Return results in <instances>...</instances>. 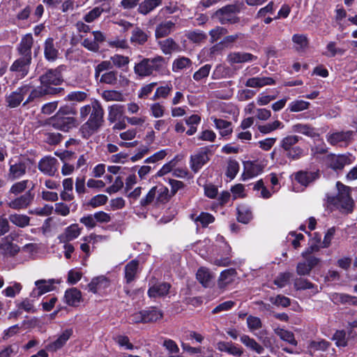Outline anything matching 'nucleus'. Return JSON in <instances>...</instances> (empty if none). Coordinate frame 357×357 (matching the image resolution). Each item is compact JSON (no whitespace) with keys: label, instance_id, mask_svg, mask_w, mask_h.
I'll use <instances>...</instances> for the list:
<instances>
[{"label":"nucleus","instance_id":"obj_1","mask_svg":"<svg viewBox=\"0 0 357 357\" xmlns=\"http://www.w3.org/2000/svg\"><path fill=\"white\" fill-rule=\"evenodd\" d=\"M64 70V66H59L56 68L47 70L44 74L40 76V86L31 90L23 105H26L36 98L46 95H55L63 91V89L56 86L63 82L62 72Z\"/></svg>","mask_w":357,"mask_h":357},{"label":"nucleus","instance_id":"obj_2","mask_svg":"<svg viewBox=\"0 0 357 357\" xmlns=\"http://www.w3.org/2000/svg\"><path fill=\"white\" fill-rule=\"evenodd\" d=\"M80 117L85 119L90 114L89 120L80 128L79 132L84 138H89L96 133L102 126L103 110L98 101H93L80 108Z\"/></svg>","mask_w":357,"mask_h":357},{"label":"nucleus","instance_id":"obj_3","mask_svg":"<svg viewBox=\"0 0 357 357\" xmlns=\"http://www.w3.org/2000/svg\"><path fill=\"white\" fill-rule=\"evenodd\" d=\"M76 110L71 106L61 107L55 115L47 121V124L56 130L68 132L76 126L77 121L73 117Z\"/></svg>","mask_w":357,"mask_h":357},{"label":"nucleus","instance_id":"obj_4","mask_svg":"<svg viewBox=\"0 0 357 357\" xmlns=\"http://www.w3.org/2000/svg\"><path fill=\"white\" fill-rule=\"evenodd\" d=\"M165 69V59L162 56H157L154 58H144L141 61L135 63L134 72L139 77H144L154 73L162 75Z\"/></svg>","mask_w":357,"mask_h":357},{"label":"nucleus","instance_id":"obj_5","mask_svg":"<svg viewBox=\"0 0 357 357\" xmlns=\"http://www.w3.org/2000/svg\"><path fill=\"white\" fill-rule=\"evenodd\" d=\"M302 139L298 135H287L280 141V147L284 151L285 156L291 160H297L307 155L305 150L296 146Z\"/></svg>","mask_w":357,"mask_h":357},{"label":"nucleus","instance_id":"obj_6","mask_svg":"<svg viewBox=\"0 0 357 357\" xmlns=\"http://www.w3.org/2000/svg\"><path fill=\"white\" fill-rule=\"evenodd\" d=\"M163 312L158 307L150 306L135 312L132 315V320L135 323L148 324L156 322L163 318Z\"/></svg>","mask_w":357,"mask_h":357},{"label":"nucleus","instance_id":"obj_7","mask_svg":"<svg viewBox=\"0 0 357 357\" xmlns=\"http://www.w3.org/2000/svg\"><path fill=\"white\" fill-rule=\"evenodd\" d=\"M239 11V8L236 4H228L217 10L214 15L218 19L221 24H234L240 21V18L234 15Z\"/></svg>","mask_w":357,"mask_h":357},{"label":"nucleus","instance_id":"obj_8","mask_svg":"<svg viewBox=\"0 0 357 357\" xmlns=\"http://www.w3.org/2000/svg\"><path fill=\"white\" fill-rule=\"evenodd\" d=\"M8 178L15 180L26 174L28 162L27 160L17 156L11 158L8 162Z\"/></svg>","mask_w":357,"mask_h":357},{"label":"nucleus","instance_id":"obj_9","mask_svg":"<svg viewBox=\"0 0 357 357\" xmlns=\"http://www.w3.org/2000/svg\"><path fill=\"white\" fill-rule=\"evenodd\" d=\"M213 146L215 145L202 147L197 153L190 156V165L192 172L195 173L198 172L210 160L208 155L212 154L210 148Z\"/></svg>","mask_w":357,"mask_h":357},{"label":"nucleus","instance_id":"obj_10","mask_svg":"<svg viewBox=\"0 0 357 357\" xmlns=\"http://www.w3.org/2000/svg\"><path fill=\"white\" fill-rule=\"evenodd\" d=\"M32 86L29 84H24L6 96V102L10 108L17 107L24 99L28 93H31Z\"/></svg>","mask_w":357,"mask_h":357},{"label":"nucleus","instance_id":"obj_11","mask_svg":"<svg viewBox=\"0 0 357 357\" xmlns=\"http://www.w3.org/2000/svg\"><path fill=\"white\" fill-rule=\"evenodd\" d=\"M34 188V185H32L31 189L26 192L24 195H20L15 199L10 201L8 203V206L14 210H22L25 209L28 206H29L33 199H34V193H33L31 191Z\"/></svg>","mask_w":357,"mask_h":357},{"label":"nucleus","instance_id":"obj_12","mask_svg":"<svg viewBox=\"0 0 357 357\" xmlns=\"http://www.w3.org/2000/svg\"><path fill=\"white\" fill-rule=\"evenodd\" d=\"M264 166L257 160H247L243 162V172L241 179L246 181L254 178L263 172Z\"/></svg>","mask_w":357,"mask_h":357},{"label":"nucleus","instance_id":"obj_13","mask_svg":"<svg viewBox=\"0 0 357 357\" xmlns=\"http://www.w3.org/2000/svg\"><path fill=\"white\" fill-rule=\"evenodd\" d=\"M31 63V60L20 57L13 62L9 70L16 77L22 79L28 75Z\"/></svg>","mask_w":357,"mask_h":357},{"label":"nucleus","instance_id":"obj_14","mask_svg":"<svg viewBox=\"0 0 357 357\" xmlns=\"http://www.w3.org/2000/svg\"><path fill=\"white\" fill-rule=\"evenodd\" d=\"M33 44V38L31 33L24 35L20 43L17 45L16 50L20 57L32 60L31 49Z\"/></svg>","mask_w":357,"mask_h":357},{"label":"nucleus","instance_id":"obj_15","mask_svg":"<svg viewBox=\"0 0 357 357\" xmlns=\"http://www.w3.org/2000/svg\"><path fill=\"white\" fill-rule=\"evenodd\" d=\"M73 334V328H66L63 330L57 335V337L54 340L52 341L46 346V349L50 351H58L65 346Z\"/></svg>","mask_w":357,"mask_h":357},{"label":"nucleus","instance_id":"obj_16","mask_svg":"<svg viewBox=\"0 0 357 357\" xmlns=\"http://www.w3.org/2000/svg\"><path fill=\"white\" fill-rule=\"evenodd\" d=\"M110 286V279L105 275H99L93 278L87 287L89 291L93 294H102Z\"/></svg>","mask_w":357,"mask_h":357},{"label":"nucleus","instance_id":"obj_17","mask_svg":"<svg viewBox=\"0 0 357 357\" xmlns=\"http://www.w3.org/2000/svg\"><path fill=\"white\" fill-rule=\"evenodd\" d=\"M110 62L107 61H102L96 68L95 76L100 83H112V71H110Z\"/></svg>","mask_w":357,"mask_h":357},{"label":"nucleus","instance_id":"obj_18","mask_svg":"<svg viewBox=\"0 0 357 357\" xmlns=\"http://www.w3.org/2000/svg\"><path fill=\"white\" fill-rule=\"evenodd\" d=\"M54 282V279L36 280L35 282L36 287L31 292L30 297L38 298L44 294L52 291Z\"/></svg>","mask_w":357,"mask_h":357},{"label":"nucleus","instance_id":"obj_19","mask_svg":"<svg viewBox=\"0 0 357 357\" xmlns=\"http://www.w3.org/2000/svg\"><path fill=\"white\" fill-rule=\"evenodd\" d=\"M320 177L319 170L308 172L300 170L294 174V179L300 185L307 187Z\"/></svg>","mask_w":357,"mask_h":357},{"label":"nucleus","instance_id":"obj_20","mask_svg":"<svg viewBox=\"0 0 357 357\" xmlns=\"http://www.w3.org/2000/svg\"><path fill=\"white\" fill-rule=\"evenodd\" d=\"M171 287L172 285L169 282H157L149 288L147 294L151 298L165 297L169 293Z\"/></svg>","mask_w":357,"mask_h":357},{"label":"nucleus","instance_id":"obj_21","mask_svg":"<svg viewBox=\"0 0 357 357\" xmlns=\"http://www.w3.org/2000/svg\"><path fill=\"white\" fill-rule=\"evenodd\" d=\"M57 160L53 157H45L38 163V169L48 176L54 175L56 172Z\"/></svg>","mask_w":357,"mask_h":357},{"label":"nucleus","instance_id":"obj_22","mask_svg":"<svg viewBox=\"0 0 357 357\" xmlns=\"http://www.w3.org/2000/svg\"><path fill=\"white\" fill-rule=\"evenodd\" d=\"M257 57L251 53L234 52L227 55V61L230 65L241 63L256 60Z\"/></svg>","mask_w":357,"mask_h":357},{"label":"nucleus","instance_id":"obj_23","mask_svg":"<svg viewBox=\"0 0 357 357\" xmlns=\"http://www.w3.org/2000/svg\"><path fill=\"white\" fill-rule=\"evenodd\" d=\"M347 158L344 155H336L331 153L326 155L325 161L328 167L333 170H341L347 163Z\"/></svg>","mask_w":357,"mask_h":357},{"label":"nucleus","instance_id":"obj_24","mask_svg":"<svg viewBox=\"0 0 357 357\" xmlns=\"http://www.w3.org/2000/svg\"><path fill=\"white\" fill-rule=\"evenodd\" d=\"M162 52L165 55H171L174 52H180L182 49L172 38H167L158 42Z\"/></svg>","mask_w":357,"mask_h":357},{"label":"nucleus","instance_id":"obj_25","mask_svg":"<svg viewBox=\"0 0 357 357\" xmlns=\"http://www.w3.org/2000/svg\"><path fill=\"white\" fill-rule=\"evenodd\" d=\"M59 50L52 38H47L44 43V56L48 61H54L59 56Z\"/></svg>","mask_w":357,"mask_h":357},{"label":"nucleus","instance_id":"obj_26","mask_svg":"<svg viewBox=\"0 0 357 357\" xmlns=\"http://www.w3.org/2000/svg\"><path fill=\"white\" fill-rule=\"evenodd\" d=\"M10 237H4L0 242V252L5 257H14L20 251L17 245L9 241Z\"/></svg>","mask_w":357,"mask_h":357},{"label":"nucleus","instance_id":"obj_27","mask_svg":"<svg viewBox=\"0 0 357 357\" xmlns=\"http://www.w3.org/2000/svg\"><path fill=\"white\" fill-rule=\"evenodd\" d=\"M150 36V31H145L140 27L136 26L132 31L130 42L135 45H144L148 41Z\"/></svg>","mask_w":357,"mask_h":357},{"label":"nucleus","instance_id":"obj_28","mask_svg":"<svg viewBox=\"0 0 357 357\" xmlns=\"http://www.w3.org/2000/svg\"><path fill=\"white\" fill-rule=\"evenodd\" d=\"M81 229L78 225L73 224L66 228L65 231L59 235V239L61 243H68L77 238L80 234Z\"/></svg>","mask_w":357,"mask_h":357},{"label":"nucleus","instance_id":"obj_29","mask_svg":"<svg viewBox=\"0 0 357 357\" xmlns=\"http://www.w3.org/2000/svg\"><path fill=\"white\" fill-rule=\"evenodd\" d=\"M190 218L193 220L197 226L200 225L202 228H206L210 224L213 223L215 220L213 215L208 212H201L197 216H196L195 214L192 213L190 215Z\"/></svg>","mask_w":357,"mask_h":357},{"label":"nucleus","instance_id":"obj_30","mask_svg":"<svg viewBox=\"0 0 357 357\" xmlns=\"http://www.w3.org/2000/svg\"><path fill=\"white\" fill-rule=\"evenodd\" d=\"M162 4V0H144L139 3L137 12L143 15H146Z\"/></svg>","mask_w":357,"mask_h":357},{"label":"nucleus","instance_id":"obj_31","mask_svg":"<svg viewBox=\"0 0 357 357\" xmlns=\"http://www.w3.org/2000/svg\"><path fill=\"white\" fill-rule=\"evenodd\" d=\"M138 268L139 261L137 259H132L125 266L124 278L126 283L129 284L135 279Z\"/></svg>","mask_w":357,"mask_h":357},{"label":"nucleus","instance_id":"obj_32","mask_svg":"<svg viewBox=\"0 0 357 357\" xmlns=\"http://www.w3.org/2000/svg\"><path fill=\"white\" fill-rule=\"evenodd\" d=\"M175 27V24L172 21H165L155 27V36L157 39L165 38L169 35Z\"/></svg>","mask_w":357,"mask_h":357},{"label":"nucleus","instance_id":"obj_33","mask_svg":"<svg viewBox=\"0 0 357 357\" xmlns=\"http://www.w3.org/2000/svg\"><path fill=\"white\" fill-rule=\"evenodd\" d=\"M353 134L352 130L335 132L329 136L328 141L333 145L340 142H347L352 139Z\"/></svg>","mask_w":357,"mask_h":357},{"label":"nucleus","instance_id":"obj_34","mask_svg":"<svg viewBox=\"0 0 357 357\" xmlns=\"http://www.w3.org/2000/svg\"><path fill=\"white\" fill-rule=\"evenodd\" d=\"M213 123L216 129L220 130V135L226 137L231 135L233 130L231 128V123L230 121L214 118Z\"/></svg>","mask_w":357,"mask_h":357},{"label":"nucleus","instance_id":"obj_35","mask_svg":"<svg viewBox=\"0 0 357 357\" xmlns=\"http://www.w3.org/2000/svg\"><path fill=\"white\" fill-rule=\"evenodd\" d=\"M82 293L76 288H71L65 292V301L70 306H77L81 301Z\"/></svg>","mask_w":357,"mask_h":357},{"label":"nucleus","instance_id":"obj_36","mask_svg":"<svg viewBox=\"0 0 357 357\" xmlns=\"http://www.w3.org/2000/svg\"><path fill=\"white\" fill-rule=\"evenodd\" d=\"M240 340L245 347L255 351L258 354H261L264 351V348L255 339L250 337L248 335H242L240 337Z\"/></svg>","mask_w":357,"mask_h":357},{"label":"nucleus","instance_id":"obj_37","mask_svg":"<svg viewBox=\"0 0 357 357\" xmlns=\"http://www.w3.org/2000/svg\"><path fill=\"white\" fill-rule=\"evenodd\" d=\"M237 220L243 224H248L252 219V213L249 207L245 205H239L236 208Z\"/></svg>","mask_w":357,"mask_h":357},{"label":"nucleus","instance_id":"obj_38","mask_svg":"<svg viewBox=\"0 0 357 357\" xmlns=\"http://www.w3.org/2000/svg\"><path fill=\"white\" fill-rule=\"evenodd\" d=\"M9 221L17 227L24 228L30 225V217L24 214L13 213L8 217Z\"/></svg>","mask_w":357,"mask_h":357},{"label":"nucleus","instance_id":"obj_39","mask_svg":"<svg viewBox=\"0 0 357 357\" xmlns=\"http://www.w3.org/2000/svg\"><path fill=\"white\" fill-rule=\"evenodd\" d=\"M333 300L343 305L357 306V297L344 293H335L333 296Z\"/></svg>","mask_w":357,"mask_h":357},{"label":"nucleus","instance_id":"obj_40","mask_svg":"<svg viewBox=\"0 0 357 357\" xmlns=\"http://www.w3.org/2000/svg\"><path fill=\"white\" fill-rule=\"evenodd\" d=\"M293 130L310 137H315L319 136V134L317 132L315 128L307 124H295L293 126Z\"/></svg>","mask_w":357,"mask_h":357},{"label":"nucleus","instance_id":"obj_41","mask_svg":"<svg viewBox=\"0 0 357 357\" xmlns=\"http://www.w3.org/2000/svg\"><path fill=\"white\" fill-rule=\"evenodd\" d=\"M172 196L169 192V189L165 186L161 185L159 188H157V192L155 194V204L159 205L160 204H165L169 201Z\"/></svg>","mask_w":357,"mask_h":357},{"label":"nucleus","instance_id":"obj_42","mask_svg":"<svg viewBox=\"0 0 357 357\" xmlns=\"http://www.w3.org/2000/svg\"><path fill=\"white\" fill-rule=\"evenodd\" d=\"M158 186L152 187L148 193L143 197L139 201V206L142 208H146L153 203L155 204V194L157 192Z\"/></svg>","mask_w":357,"mask_h":357},{"label":"nucleus","instance_id":"obj_43","mask_svg":"<svg viewBox=\"0 0 357 357\" xmlns=\"http://www.w3.org/2000/svg\"><path fill=\"white\" fill-rule=\"evenodd\" d=\"M197 280L202 284L204 287H210L211 282V275L209 271L203 267L198 269L196 274Z\"/></svg>","mask_w":357,"mask_h":357},{"label":"nucleus","instance_id":"obj_44","mask_svg":"<svg viewBox=\"0 0 357 357\" xmlns=\"http://www.w3.org/2000/svg\"><path fill=\"white\" fill-rule=\"evenodd\" d=\"M274 331L275 333L283 341H285L291 345L296 346L297 344V342L295 340L294 335L292 332L280 328L275 329Z\"/></svg>","mask_w":357,"mask_h":357},{"label":"nucleus","instance_id":"obj_45","mask_svg":"<svg viewBox=\"0 0 357 357\" xmlns=\"http://www.w3.org/2000/svg\"><path fill=\"white\" fill-rule=\"evenodd\" d=\"M332 340L337 347H346L348 345V338L344 330H337L333 335Z\"/></svg>","mask_w":357,"mask_h":357},{"label":"nucleus","instance_id":"obj_46","mask_svg":"<svg viewBox=\"0 0 357 357\" xmlns=\"http://www.w3.org/2000/svg\"><path fill=\"white\" fill-rule=\"evenodd\" d=\"M30 185H32L34 184L29 180H23L16 182L12 185V186L10 188L9 192L15 195H19L24 192Z\"/></svg>","mask_w":357,"mask_h":357},{"label":"nucleus","instance_id":"obj_47","mask_svg":"<svg viewBox=\"0 0 357 357\" xmlns=\"http://www.w3.org/2000/svg\"><path fill=\"white\" fill-rule=\"evenodd\" d=\"M237 274L235 268H230L222 271L219 278V285L226 284L232 281V277Z\"/></svg>","mask_w":357,"mask_h":357},{"label":"nucleus","instance_id":"obj_48","mask_svg":"<svg viewBox=\"0 0 357 357\" xmlns=\"http://www.w3.org/2000/svg\"><path fill=\"white\" fill-rule=\"evenodd\" d=\"M239 171V164L236 160L230 159L228 161L226 170V176L230 180H233Z\"/></svg>","mask_w":357,"mask_h":357},{"label":"nucleus","instance_id":"obj_49","mask_svg":"<svg viewBox=\"0 0 357 357\" xmlns=\"http://www.w3.org/2000/svg\"><path fill=\"white\" fill-rule=\"evenodd\" d=\"M310 105L309 102L296 100L290 102L288 108L291 112H298L308 109Z\"/></svg>","mask_w":357,"mask_h":357},{"label":"nucleus","instance_id":"obj_50","mask_svg":"<svg viewBox=\"0 0 357 357\" xmlns=\"http://www.w3.org/2000/svg\"><path fill=\"white\" fill-rule=\"evenodd\" d=\"M294 288L296 290H306L314 288V284L307 279L302 278H296L294 282Z\"/></svg>","mask_w":357,"mask_h":357},{"label":"nucleus","instance_id":"obj_51","mask_svg":"<svg viewBox=\"0 0 357 357\" xmlns=\"http://www.w3.org/2000/svg\"><path fill=\"white\" fill-rule=\"evenodd\" d=\"M192 64L191 60L187 57H179L176 59L172 64V69L175 71L176 70H183L187 67H190Z\"/></svg>","mask_w":357,"mask_h":357},{"label":"nucleus","instance_id":"obj_52","mask_svg":"<svg viewBox=\"0 0 357 357\" xmlns=\"http://www.w3.org/2000/svg\"><path fill=\"white\" fill-rule=\"evenodd\" d=\"M108 200V197L105 195H98L93 197L86 204L87 206L96 208L104 205Z\"/></svg>","mask_w":357,"mask_h":357},{"label":"nucleus","instance_id":"obj_53","mask_svg":"<svg viewBox=\"0 0 357 357\" xmlns=\"http://www.w3.org/2000/svg\"><path fill=\"white\" fill-rule=\"evenodd\" d=\"M270 301L276 306L287 307L291 305V299L285 296L279 294L275 298H270Z\"/></svg>","mask_w":357,"mask_h":357},{"label":"nucleus","instance_id":"obj_54","mask_svg":"<svg viewBox=\"0 0 357 357\" xmlns=\"http://www.w3.org/2000/svg\"><path fill=\"white\" fill-rule=\"evenodd\" d=\"M113 24L116 25L114 27H113V31L116 30L121 32L122 33H126L133 26L132 23L125 20L113 21Z\"/></svg>","mask_w":357,"mask_h":357},{"label":"nucleus","instance_id":"obj_55","mask_svg":"<svg viewBox=\"0 0 357 357\" xmlns=\"http://www.w3.org/2000/svg\"><path fill=\"white\" fill-rule=\"evenodd\" d=\"M104 9L101 7H96L88 12L83 17L86 22L91 23L100 17Z\"/></svg>","mask_w":357,"mask_h":357},{"label":"nucleus","instance_id":"obj_56","mask_svg":"<svg viewBox=\"0 0 357 357\" xmlns=\"http://www.w3.org/2000/svg\"><path fill=\"white\" fill-rule=\"evenodd\" d=\"M211 68V66L210 64L203 66L193 74V79L195 81L199 82L202 79L207 77L209 75Z\"/></svg>","mask_w":357,"mask_h":357},{"label":"nucleus","instance_id":"obj_57","mask_svg":"<svg viewBox=\"0 0 357 357\" xmlns=\"http://www.w3.org/2000/svg\"><path fill=\"white\" fill-rule=\"evenodd\" d=\"M291 274L289 272L280 273L274 280L273 283L280 288H282L289 282Z\"/></svg>","mask_w":357,"mask_h":357},{"label":"nucleus","instance_id":"obj_58","mask_svg":"<svg viewBox=\"0 0 357 357\" xmlns=\"http://www.w3.org/2000/svg\"><path fill=\"white\" fill-rule=\"evenodd\" d=\"M187 38L193 43H199L207 38V35L202 31H193L187 34Z\"/></svg>","mask_w":357,"mask_h":357},{"label":"nucleus","instance_id":"obj_59","mask_svg":"<svg viewBox=\"0 0 357 357\" xmlns=\"http://www.w3.org/2000/svg\"><path fill=\"white\" fill-rule=\"evenodd\" d=\"M176 164V162L175 161V159H172L169 162L165 163V165H162L160 169L155 174L154 177H161L172 172Z\"/></svg>","mask_w":357,"mask_h":357},{"label":"nucleus","instance_id":"obj_60","mask_svg":"<svg viewBox=\"0 0 357 357\" xmlns=\"http://www.w3.org/2000/svg\"><path fill=\"white\" fill-rule=\"evenodd\" d=\"M22 288L20 283L15 282L13 286L7 287L3 290L2 294L6 297L13 298L20 292Z\"/></svg>","mask_w":357,"mask_h":357},{"label":"nucleus","instance_id":"obj_61","mask_svg":"<svg viewBox=\"0 0 357 357\" xmlns=\"http://www.w3.org/2000/svg\"><path fill=\"white\" fill-rule=\"evenodd\" d=\"M248 327L250 331L258 330L262 327L261 319L252 315H249L247 318Z\"/></svg>","mask_w":357,"mask_h":357},{"label":"nucleus","instance_id":"obj_62","mask_svg":"<svg viewBox=\"0 0 357 357\" xmlns=\"http://www.w3.org/2000/svg\"><path fill=\"white\" fill-rule=\"evenodd\" d=\"M342 209L345 210L347 213H350L354 210V202L351 195H347L342 198L339 205Z\"/></svg>","mask_w":357,"mask_h":357},{"label":"nucleus","instance_id":"obj_63","mask_svg":"<svg viewBox=\"0 0 357 357\" xmlns=\"http://www.w3.org/2000/svg\"><path fill=\"white\" fill-rule=\"evenodd\" d=\"M227 33V29L221 27L217 26L216 28L211 29L209 31V35L211 36V42L214 43L219 40L222 36H225Z\"/></svg>","mask_w":357,"mask_h":357},{"label":"nucleus","instance_id":"obj_64","mask_svg":"<svg viewBox=\"0 0 357 357\" xmlns=\"http://www.w3.org/2000/svg\"><path fill=\"white\" fill-rule=\"evenodd\" d=\"M116 342L125 349L132 350L134 349V345L130 342V339L126 335H118L115 338Z\"/></svg>","mask_w":357,"mask_h":357}]
</instances>
